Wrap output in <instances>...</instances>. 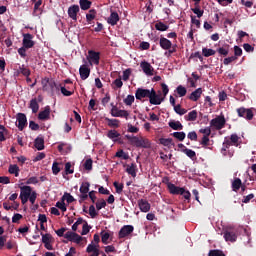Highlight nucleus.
I'll use <instances>...</instances> for the list:
<instances>
[{
	"label": "nucleus",
	"mask_w": 256,
	"mask_h": 256,
	"mask_svg": "<svg viewBox=\"0 0 256 256\" xmlns=\"http://www.w3.org/2000/svg\"><path fill=\"white\" fill-rule=\"evenodd\" d=\"M224 239L225 241H230L231 243H234V241H237V234L231 230H226L224 232Z\"/></svg>",
	"instance_id": "4be33fe9"
},
{
	"label": "nucleus",
	"mask_w": 256,
	"mask_h": 256,
	"mask_svg": "<svg viewBox=\"0 0 256 256\" xmlns=\"http://www.w3.org/2000/svg\"><path fill=\"white\" fill-rule=\"evenodd\" d=\"M124 103L125 105H128L129 107H131L133 105V103H135V96L133 95H128L125 99H124Z\"/></svg>",
	"instance_id": "de8ad7c7"
},
{
	"label": "nucleus",
	"mask_w": 256,
	"mask_h": 256,
	"mask_svg": "<svg viewBox=\"0 0 256 256\" xmlns=\"http://www.w3.org/2000/svg\"><path fill=\"white\" fill-rule=\"evenodd\" d=\"M84 169L86 171H91V169H93V160L91 158L87 159L84 162Z\"/></svg>",
	"instance_id": "8fccbe9b"
},
{
	"label": "nucleus",
	"mask_w": 256,
	"mask_h": 256,
	"mask_svg": "<svg viewBox=\"0 0 256 256\" xmlns=\"http://www.w3.org/2000/svg\"><path fill=\"white\" fill-rule=\"evenodd\" d=\"M201 95H203V89L198 88L188 96V99H190V101H199Z\"/></svg>",
	"instance_id": "412c9836"
},
{
	"label": "nucleus",
	"mask_w": 256,
	"mask_h": 256,
	"mask_svg": "<svg viewBox=\"0 0 256 256\" xmlns=\"http://www.w3.org/2000/svg\"><path fill=\"white\" fill-rule=\"evenodd\" d=\"M187 138L190 139V141H197V132L192 131L187 134Z\"/></svg>",
	"instance_id": "774afa93"
},
{
	"label": "nucleus",
	"mask_w": 256,
	"mask_h": 256,
	"mask_svg": "<svg viewBox=\"0 0 256 256\" xmlns=\"http://www.w3.org/2000/svg\"><path fill=\"white\" fill-rule=\"evenodd\" d=\"M243 185V182L239 178H235L232 182L233 191H239V188Z\"/></svg>",
	"instance_id": "58836bf2"
},
{
	"label": "nucleus",
	"mask_w": 256,
	"mask_h": 256,
	"mask_svg": "<svg viewBox=\"0 0 256 256\" xmlns=\"http://www.w3.org/2000/svg\"><path fill=\"white\" fill-rule=\"evenodd\" d=\"M96 15H97V10L90 9L88 14H86L87 23H91V21H93V19H95Z\"/></svg>",
	"instance_id": "f704fd0d"
},
{
	"label": "nucleus",
	"mask_w": 256,
	"mask_h": 256,
	"mask_svg": "<svg viewBox=\"0 0 256 256\" xmlns=\"http://www.w3.org/2000/svg\"><path fill=\"white\" fill-rule=\"evenodd\" d=\"M42 89L43 91H50L51 96L55 97L59 93V84L53 79L45 78L42 80Z\"/></svg>",
	"instance_id": "f03ea898"
},
{
	"label": "nucleus",
	"mask_w": 256,
	"mask_h": 256,
	"mask_svg": "<svg viewBox=\"0 0 256 256\" xmlns=\"http://www.w3.org/2000/svg\"><path fill=\"white\" fill-rule=\"evenodd\" d=\"M167 187L171 195H181V193H183V188L178 187L171 182L167 184Z\"/></svg>",
	"instance_id": "6ab92c4d"
},
{
	"label": "nucleus",
	"mask_w": 256,
	"mask_h": 256,
	"mask_svg": "<svg viewBox=\"0 0 256 256\" xmlns=\"http://www.w3.org/2000/svg\"><path fill=\"white\" fill-rule=\"evenodd\" d=\"M73 173H74V170L71 169V162H67L65 164V174L66 175H73Z\"/></svg>",
	"instance_id": "13d9d810"
},
{
	"label": "nucleus",
	"mask_w": 256,
	"mask_h": 256,
	"mask_svg": "<svg viewBox=\"0 0 256 256\" xmlns=\"http://www.w3.org/2000/svg\"><path fill=\"white\" fill-rule=\"evenodd\" d=\"M192 12H193L195 15H197L198 19H201V16L203 15V13H205V11L200 10L199 7L192 8Z\"/></svg>",
	"instance_id": "052dcab7"
},
{
	"label": "nucleus",
	"mask_w": 256,
	"mask_h": 256,
	"mask_svg": "<svg viewBox=\"0 0 256 256\" xmlns=\"http://www.w3.org/2000/svg\"><path fill=\"white\" fill-rule=\"evenodd\" d=\"M29 109L32 110V113L39 112V102L37 101V98L30 100Z\"/></svg>",
	"instance_id": "cd10ccee"
},
{
	"label": "nucleus",
	"mask_w": 256,
	"mask_h": 256,
	"mask_svg": "<svg viewBox=\"0 0 256 256\" xmlns=\"http://www.w3.org/2000/svg\"><path fill=\"white\" fill-rule=\"evenodd\" d=\"M112 85H114L116 87V89H121V87H123V81L121 80V76H119V78L115 79L112 82Z\"/></svg>",
	"instance_id": "5fc2aeb1"
},
{
	"label": "nucleus",
	"mask_w": 256,
	"mask_h": 256,
	"mask_svg": "<svg viewBox=\"0 0 256 256\" xmlns=\"http://www.w3.org/2000/svg\"><path fill=\"white\" fill-rule=\"evenodd\" d=\"M65 239L68 241H72L73 243H81L83 241V237L79 236V234L75 232L68 231L64 235Z\"/></svg>",
	"instance_id": "9d476101"
},
{
	"label": "nucleus",
	"mask_w": 256,
	"mask_h": 256,
	"mask_svg": "<svg viewBox=\"0 0 256 256\" xmlns=\"http://www.w3.org/2000/svg\"><path fill=\"white\" fill-rule=\"evenodd\" d=\"M159 45L164 51H167V49H171V47H173V43L171 42V40L165 37H160Z\"/></svg>",
	"instance_id": "a211bd4d"
},
{
	"label": "nucleus",
	"mask_w": 256,
	"mask_h": 256,
	"mask_svg": "<svg viewBox=\"0 0 256 256\" xmlns=\"http://www.w3.org/2000/svg\"><path fill=\"white\" fill-rule=\"evenodd\" d=\"M219 55H223V57H227L229 55V45L225 47H220L217 49Z\"/></svg>",
	"instance_id": "79ce46f5"
},
{
	"label": "nucleus",
	"mask_w": 256,
	"mask_h": 256,
	"mask_svg": "<svg viewBox=\"0 0 256 256\" xmlns=\"http://www.w3.org/2000/svg\"><path fill=\"white\" fill-rule=\"evenodd\" d=\"M69 87H65V85L63 84H59V91H61L62 95H64V97H71V95H73V90H69Z\"/></svg>",
	"instance_id": "bb28decb"
},
{
	"label": "nucleus",
	"mask_w": 256,
	"mask_h": 256,
	"mask_svg": "<svg viewBox=\"0 0 256 256\" xmlns=\"http://www.w3.org/2000/svg\"><path fill=\"white\" fill-rule=\"evenodd\" d=\"M199 132L202 133L204 137H209L211 135V127L202 128Z\"/></svg>",
	"instance_id": "e2e57ef3"
},
{
	"label": "nucleus",
	"mask_w": 256,
	"mask_h": 256,
	"mask_svg": "<svg viewBox=\"0 0 256 256\" xmlns=\"http://www.w3.org/2000/svg\"><path fill=\"white\" fill-rule=\"evenodd\" d=\"M202 55L204 57H211V56L215 55V50H213L211 48H203Z\"/></svg>",
	"instance_id": "c03bdc74"
},
{
	"label": "nucleus",
	"mask_w": 256,
	"mask_h": 256,
	"mask_svg": "<svg viewBox=\"0 0 256 256\" xmlns=\"http://www.w3.org/2000/svg\"><path fill=\"white\" fill-rule=\"evenodd\" d=\"M91 187V184L89 182H83L80 186V193H89V188Z\"/></svg>",
	"instance_id": "a19ab883"
},
{
	"label": "nucleus",
	"mask_w": 256,
	"mask_h": 256,
	"mask_svg": "<svg viewBox=\"0 0 256 256\" xmlns=\"http://www.w3.org/2000/svg\"><path fill=\"white\" fill-rule=\"evenodd\" d=\"M79 13V5H72L68 8V17L73 21H77V14Z\"/></svg>",
	"instance_id": "f3484780"
},
{
	"label": "nucleus",
	"mask_w": 256,
	"mask_h": 256,
	"mask_svg": "<svg viewBox=\"0 0 256 256\" xmlns=\"http://www.w3.org/2000/svg\"><path fill=\"white\" fill-rule=\"evenodd\" d=\"M186 121H197V110H192L188 115L184 116Z\"/></svg>",
	"instance_id": "2f4dec72"
},
{
	"label": "nucleus",
	"mask_w": 256,
	"mask_h": 256,
	"mask_svg": "<svg viewBox=\"0 0 256 256\" xmlns=\"http://www.w3.org/2000/svg\"><path fill=\"white\" fill-rule=\"evenodd\" d=\"M209 141V136H203L200 144L202 147H204V149H207V146H209Z\"/></svg>",
	"instance_id": "680f3d73"
},
{
	"label": "nucleus",
	"mask_w": 256,
	"mask_h": 256,
	"mask_svg": "<svg viewBox=\"0 0 256 256\" xmlns=\"http://www.w3.org/2000/svg\"><path fill=\"white\" fill-rule=\"evenodd\" d=\"M119 13L117 12H111L110 16L107 18V23L109 25H112V27H115L117 23H119Z\"/></svg>",
	"instance_id": "aec40b11"
},
{
	"label": "nucleus",
	"mask_w": 256,
	"mask_h": 256,
	"mask_svg": "<svg viewBox=\"0 0 256 256\" xmlns=\"http://www.w3.org/2000/svg\"><path fill=\"white\" fill-rule=\"evenodd\" d=\"M19 131H23L27 127V116L24 113H18L16 116Z\"/></svg>",
	"instance_id": "1a4fd4ad"
},
{
	"label": "nucleus",
	"mask_w": 256,
	"mask_h": 256,
	"mask_svg": "<svg viewBox=\"0 0 256 256\" xmlns=\"http://www.w3.org/2000/svg\"><path fill=\"white\" fill-rule=\"evenodd\" d=\"M105 207H107V202L105 199H100L96 202L97 211H101V209H105Z\"/></svg>",
	"instance_id": "37998d69"
},
{
	"label": "nucleus",
	"mask_w": 256,
	"mask_h": 256,
	"mask_svg": "<svg viewBox=\"0 0 256 256\" xmlns=\"http://www.w3.org/2000/svg\"><path fill=\"white\" fill-rule=\"evenodd\" d=\"M243 55V49L239 46H234V57H241Z\"/></svg>",
	"instance_id": "0e129e2a"
},
{
	"label": "nucleus",
	"mask_w": 256,
	"mask_h": 256,
	"mask_svg": "<svg viewBox=\"0 0 256 256\" xmlns=\"http://www.w3.org/2000/svg\"><path fill=\"white\" fill-rule=\"evenodd\" d=\"M129 77H131V69L130 68L123 71L122 79H123V81H129Z\"/></svg>",
	"instance_id": "4d7b16f0"
},
{
	"label": "nucleus",
	"mask_w": 256,
	"mask_h": 256,
	"mask_svg": "<svg viewBox=\"0 0 256 256\" xmlns=\"http://www.w3.org/2000/svg\"><path fill=\"white\" fill-rule=\"evenodd\" d=\"M113 186L116 189V193H118L120 195V193H123V184H119V182H114Z\"/></svg>",
	"instance_id": "bf43d9fd"
},
{
	"label": "nucleus",
	"mask_w": 256,
	"mask_h": 256,
	"mask_svg": "<svg viewBox=\"0 0 256 256\" xmlns=\"http://www.w3.org/2000/svg\"><path fill=\"white\" fill-rule=\"evenodd\" d=\"M236 111L238 113V117H243L247 121H251L254 117L253 110L249 108L247 109V108L241 107V108H238Z\"/></svg>",
	"instance_id": "423d86ee"
},
{
	"label": "nucleus",
	"mask_w": 256,
	"mask_h": 256,
	"mask_svg": "<svg viewBox=\"0 0 256 256\" xmlns=\"http://www.w3.org/2000/svg\"><path fill=\"white\" fill-rule=\"evenodd\" d=\"M174 111H175V113H177L178 115H185V113H187V109L181 108V105H180V104L174 106Z\"/></svg>",
	"instance_id": "09e8293b"
},
{
	"label": "nucleus",
	"mask_w": 256,
	"mask_h": 256,
	"mask_svg": "<svg viewBox=\"0 0 256 256\" xmlns=\"http://www.w3.org/2000/svg\"><path fill=\"white\" fill-rule=\"evenodd\" d=\"M182 153H185V155H187V157H189V159H192V161H195V159H197V153H195V151L185 148L182 149Z\"/></svg>",
	"instance_id": "c85d7f7f"
},
{
	"label": "nucleus",
	"mask_w": 256,
	"mask_h": 256,
	"mask_svg": "<svg viewBox=\"0 0 256 256\" xmlns=\"http://www.w3.org/2000/svg\"><path fill=\"white\" fill-rule=\"evenodd\" d=\"M80 9H82V11H87L88 9H91V5L92 2L89 0H80Z\"/></svg>",
	"instance_id": "7c9ffc66"
},
{
	"label": "nucleus",
	"mask_w": 256,
	"mask_h": 256,
	"mask_svg": "<svg viewBox=\"0 0 256 256\" xmlns=\"http://www.w3.org/2000/svg\"><path fill=\"white\" fill-rule=\"evenodd\" d=\"M22 46L26 49H33L35 47V41H33V35L30 33L23 34Z\"/></svg>",
	"instance_id": "0eeeda50"
},
{
	"label": "nucleus",
	"mask_w": 256,
	"mask_h": 256,
	"mask_svg": "<svg viewBox=\"0 0 256 256\" xmlns=\"http://www.w3.org/2000/svg\"><path fill=\"white\" fill-rule=\"evenodd\" d=\"M156 31H167L169 29V25H166L162 21H158L155 23Z\"/></svg>",
	"instance_id": "473e14b6"
},
{
	"label": "nucleus",
	"mask_w": 256,
	"mask_h": 256,
	"mask_svg": "<svg viewBox=\"0 0 256 256\" xmlns=\"http://www.w3.org/2000/svg\"><path fill=\"white\" fill-rule=\"evenodd\" d=\"M108 139H111L114 143H119L122 145L123 140L121 139V134L117 130H109L107 133Z\"/></svg>",
	"instance_id": "9b49d317"
},
{
	"label": "nucleus",
	"mask_w": 256,
	"mask_h": 256,
	"mask_svg": "<svg viewBox=\"0 0 256 256\" xmlns=\"http://www.w3.org/2000/svg\"><path fill=\"white\" fill-rule=\"evenodd\" d=\"M140 67L143 71V73H145V75H148L149 77L153 76V71H155V69L153 68V66H151V64L147 61H142L140 63Z\"/></svg>",
	"instance_id": "4468645a"
},
{
	"label": "nucleus",
	"mask_w": 256,
	"mask_h": 256,
	"mask_svg": "<svg viewBox=\"0 0 256 256\" xmlns=\"http://www.w3.org/2000/svg\"><path fill=\"white\" fill-rule=\"evenodd\" d=\"M176 92L179 95V97H185L187 95V88H185L183 85H179L176 88Z\"/></svg>",
	"instance_id": "ea45409f"
},
{
	"label": "nucleus",
	"mask_w": 256,
	"mask_h": 256,
	"mask_svg": "<svg viewBox=\"0 0 256 256\" xmlns=\"http://www.w3.org/2000/svg\"><path fill=\"white\" fill-rule=\"evenodd\" d=\"M174 139H177L178 141H185V138L187 137V134L185 132H174L171 134Z\"/></svg>",
	"instance_id": "c9c22d12"
},
{
	"label": "nucleus",
	"mask_w": 256,
	"mask_h": 256,
	"mask_svg": "<svg viewBox=\"0 0 256 256\" xmlns=\"http://www.w3.org/2000/svg\"><path fill=\"white\" fill-rule=\"evenodd\" d=\"M39 121H49L51 119V106H45L43 111L38 114Z\"/></svg>",
	"instance_id": "ddd939ff"
},
{
	"label": "nucleus",
	"mask_w": 256,
	"mask_h": 256,
	"mask_svg": "<svg viewBox=\"0 0 256 256\" xmlns=\"http://www.w3.org/2000/svg\"><path fill=\"white\" fill-rule=\"evenodd\" d=\"M79 73L82 81H85L86 79H89V76L91 75V69H89V67L84 64L80 66Z\"/></svg>",
	"instance_id": "2eb2a0df"
},
{
	"label": "nucleus",
	"mask_w": 256,
	"mask_h": 256,
	"mask_svg": "<svg viewBox=\"0 0 256 256\" xmlns=\"http://www.w3.org/2000/svg\"><path fill=\"white\" fill-rule=\"evenodd\" d=\"M105 121H107L108 127H113L114 129H119V126L121 125L119 119H110L106 117Z\"/></svg>",
	"instance_id": "393cba45"
},
{
	"label": "nucleus",
	"mask_w": 256,
	"mask_h": 256,
	"mask_svg": "<svg viewBox=\"0 0 256 256\" xmlns=\"http://www.w3.org/2000/svg\"><path fill=\"white\" fill-rule=\"evenodd\" d=\"M101 241L104 245H107V243H109V237H111V234H109V232H105V230H103L101 233Z\"/></svg>",
	"instance_id": "4c0bfd02"
},
{
	"label": "nucleus",
	"mask_w": 256,
	"mask_h": 256,
	"mask_svg": "<svg viewBox=\"0 0 256 256\" xmlns=\"http://www.w3.org/2000/svg\"><path fill=\"white\" fill-rule=\"evenodd\" d=\"M111 111H110V115L112 117H122L124 119H129V111L127 110H119V108L117 107V105H114L113 103H111Z\"/></svg>",
	"instance_id": "39448f33"
},
{
	"label": "nucleus",
	"mask_w": 256,
	"mask_h": 256,
	"mask_svg": "<svg viewBox=\"0 0 256 256\" xmlns=\"http://www.w3.org/2000/svg\"><path fill=\"white\" fill-rule=\"evenodd\" d=\"M42 236V243H51V241L53 240V236L51 234H43V232H41L40 234Z\"/></svg>",
	"instance_id": "49530a36"
},
{
	"label": "nucleus",
	"mask_w": 256,
	"mask_h": 256,
	"mask_svg": "<svg viewBox=\"0 0 256 256\" xmlns=\"http://www.w3.org/2000/svg\"><path fill=\"white\" fill-rule=\"evenodd\" d=\"M34 146L38 151H43L45 149V139L37 137L34 141Z\"/></svg>",
	"instance_id": "b1692460"
},
{
	"label": "nucleus",
	"mask_w": 256,
	"mask_h": 256,
	"mask_svg": "<svg viewBox=\"0 0 256 256\" xmlns=\"http://www.w3.org/2000/svg\"><path fill=\"white\" fill-rule=\"evenodd\" d=\"M18 71L24 75V77H29L31 75V70L26 68L25 65L19 67Z\"/></svg>",
	"instance_id": "a18cd8bd"
},
{
	"label": "nucleus",
	"mask_w": 256,
	"mask_h": 256,
	"mask_svg": "<svg viewBox=\"0 0 256 256\" xmlns=\"http://www.w3.org/2000/svg\"><path fill=\"white\" fill-rule=\"evenodd\" d=\"M126 173L131 177H137V164L131 163V165H127Z\"/></svg>",
	"instance_id": "5701e85b"
},
{
	"label": "nucleus",
	"mask_w": 256,
	"mask_h": 256,
	"mask_svg": "<svg viewBox=\"0 0 256 256\" xmlns=\"http://www.w3.org/2000/svg\"><path fill=\"white\" fill-rule=\"evenodd\" d=\"M133 231H135V227H133V225H124L119 233H118V237L119 239H125V237H129V235H131V233H133Z\"/></svg>",
	"instance_id": "6e6552de"
},
{
	"label": "nucleus",
	"mask_w": 256,
	"mask_h": 256,
	"mask_svg": "<svg viewBox=\"0 0 256 256\" xmlns=\"http://www.w3.org/2000/svg\"><path fill=\"white\" fill-rule=\"evenodd\" d=\"M168 125H169V127H170L171 129H173L174 131H182V129H183V124H181L180 121H175V120H173V121H170V122L168 123Z\"/></svg>",
	"instance_id": "a878e982"
},
{
	"label": "nucleus",
	"mask_w": 256,
	"mask_h": 256,
	"mask_svg": "<svg viewBox=\"0 0 256 256\" xmlns=\"http://www.w3.org/2000/svg\"><path fill=\"white\" fill-rule=\"evenodd\" d=\"M225 116H217L210 121V127H213L216 131H221L225 127Z\"/></svg>",
	"instance_id": "7ed1b4c3"
},
{
	"label": "nucleus",
	"mask_w": 256,
	"mask_h": 256,
	"mask_svg": "<svg viewBox=\"0 0 256 256\" xmlns=\"http://www.w3.org/2000/svg\"><path fill=\"white\" fill-rule=\"evenodd\" d=\"M88 58L90 59V63H93L94 65H99V61H101V52L89 50Z\"/></svg>",
	"instance_id": "f8f14e48"
},
{
	"label": "nucleus",
	"mask_w": 256,
	"mask_h": 256,
	"mask_svg": "<svg viewBox=\"0 0 256 256\" xmlns=\"http://www.w3.org/2000/svg\"><path fill=\"white\" fill-rule=\"evenodd\" d=\"M138 206L142 213H149L151 211V204L145 199L138 200Z\"/></svg>",
	"instance_id": "dca6fc26"
},
{
	"label": "nucleus",
	"mask_w": 256,
	"mask_h": 256,
	"mask_svg": "<svg viewBox=\"0 0 256 256\" xmlns=\"http://www.w3.org/2000/svg\"><path fill=\"white\" fill-rule=\"evenodd\" d=\"M135 97L138 101H143V99H149L151 105H161L165 101V97L161 98L157 91L153 88L151 90L145 88H137L135 92Z\"/></svg>",
	"instance_id": "f257e3e1"
},
{
	"label": "nucleus",
	"mask_w": 256,
	"mask_h": 256,
	"mask_svg": "<svg viewBox=\"0 0 256 256\" xmlns=\"http://www.w3.org/2000/svg\"><path fill=\"white\" fill-rule=\"evenodd\" d=\"M82 223H85V220H83V218H78L77 221L72 225V231H77V227H79V225Z\"/></svg>",
	"instance_id": "69168bd1"
},
{
	"label": "nucleus",
	"mask_w": 256,
	"mask_h": 256,
	"mask_svg": "<svg viewBox=\"0 0 256 256\" xmlns=\"http://www.w3.org/2000/svg\"><path fill=\"white\" fill-rule=\"evenodd\" d=\"M159 143L164 147H171L173 145V138H160Z\"/></svg>",
	"instance_id": "72a5a7b5"
},
{
	"label": "nucleus",
	"mask_w": 256,
	"mask_h": 256,
	"mask_svg": "<svg viewBox=\"0 0 256 256\" xmlns=\"http://www.w3.org/2000/svg\"><path fill=\"white\" fill-rule=\"evenodd\" d=\"M230 141L232 142L233 145H236L237 147V143H239V136L237 134H232L230 136Z\"/></svg>",
	"instance_id": "338daca9"
},
{
	"label": "nucleus",
	"mask_w": 256,
	"mask_h": 256,
	"mask_svg": "<svg viewBox=\"0 0 256 256\" xmlns=\"http://www.w3.org/2000/svg\"><path fill=\"white\" fill-rule=\"evenodd\" d=\"M31 193H33V189L31 186H21L20 187V199L22 205H25L27 201H29V197H31Z\"/></svg>",
	"instance_id": "20e7f679"
},
{
	"label": "nucleus",
	"mask_w": 256,
	"mask_h": 256,
	"mask_svg": "<svg viewBox=\"0 0 256 256\" xmlns=\"http://www.w3.org/2000/svg\"><path fill=\"white\" fill-rule=\"evenodd\" d=\"M56 207L58 209H61L63 213H65V211H67V206H65V200L62 199V201H58L56 203Z\"/></svg>",
	"instance_id": "6e6d98bb"
},
{
	"label": "nucleus",
	"mask_w": 256,
	"mask_h": 256,
	"mask_svg": "<svg viewBox=\"0 0 256 256\" xmlns=\"http://www.w3.org/2000/svg\"><path fill=\"white\" fill-rule=\"evenodd\" d=\"M60 172H61V168H59V163L54 162L52 164V173H53V175H59Z\"/></svg>",
	"instance_id": "603ef678"
},
{
	"label": "nucleus",
	"mask_w": 256,
	"mask_h": 256,
	"mask_svg": "<svg viewBox=\"0 0 256 256\" xmlns=\"http://www.w3.org/2000/svg\"><path fill=\"white\" fill-rule=\"evenodd\" d=\"M143 149H149L151 147V141L147 138H140V146Z\"/></svg>",
	"instance_id": "e433bc0d"
},
{
	"label": "nucleus",
	"mask_w": 256,
	"mask_h": 256,
	"mask_svg": "<svg viewBox=\"0 0 256 256\" xmlns=\"http://www.w3.org/2000/svg\"><path fill=\"white\" fill-rule=\"evenodd\" d=\"M67 201V203H73V201H75V198L70 194V193H64L62 200Z\"/></svg>",
	"instance_id": "864d4df0"
},
{
	"label": "nucleus",
	"mask_w": 256,
	"mask_h": 256,
	"mask_svg": "<svg viewBox=\"0 0 256 256\" xmlns=\"http://www.w3.org/2000/svg\"><path fill=\"white\" fill-rule=\"evenodd\" d=\"M116 157L127 161V159H129V154L125 153V151H123V150H120V151L116 152Z\"/></svg>",
	"instance_id": "3c124183"
},
{
	"label": "nucleus",
	"mask_w": 256,
	"mask_h": 256,
	"mask_svg": "<svg viewBox=\"0 0 256 256\" xmlns=\"http://www.w3.org/2000/svg\"><path fill=\"white\" fill-rule=\"evenodd\" d=\"M19 166H17V164H10L9 168H8V173H10V175H15V177H17L19 175Z\"/></svg>",
	"instance_id": "c756f323"
}]
</instances>
